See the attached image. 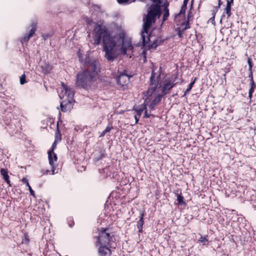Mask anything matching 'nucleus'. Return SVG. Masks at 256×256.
Returning a JSON list of instances; mask_svg holds the SVG:
<instances>
[{
    "mask_svg": "<svg viewBox=\"0 0 256 256\" xmlns=\"http://www.w3.org/2000/svg\"><path fill=\"white\" fill-rule=\"evenodd\" d=\"M92 35V40L96 45L100 44L102 40L105 58L108 61H113L116 58L118 48L122 54L131 57L133 46L130 40L125 39L124 31H120L112 36L102 23L96 24Z\"/></svg>",
    "mask_w": 256,
    "mask_h": 256,
    "instance_id": "f257e3e1",
    "label": "nucleus"
},
{
    "mask_svg": "<svg viewBox=\"0 0 256 256\" xmlns=\"http://www.w3.org/2000/svg\"><path fill=\"white\" fill-rule=\"evenodd\" d=\"M160 74H157L152 70L150 78V87L146 92V102L149 105L150 110H152L160 101L162 97L170 92L176 84H181L182 80L178 79V75H172L166 78L162 84L160 82Z\"/></svg>",
    "mask_w": 256,
    "mask_h": 256,
    "instance_id": "f03ea898",
    "label": "nucleus"
},
{
    "mask_svg": "<svg viewBox=\"0 0 256 256\" xmlns=\"http://www.w3.org/2000/svg\"><path fill=\"white\" fill-rule=\"evenodd\" d=\"M100 72L98 60H92L88 64L87 68L78 72L76 84L78 87L86 88L94 82Z\"/></svg>",
    "mask_w": 256,
    "mask_h": 256,
    "instance_id": "7ed1b4c3",
    "label": "nucleus"
},
{
    "mask_svg": "<svg viewBox=\"0 0 256 256\" xmlns=\"http://www.w3.org/2000/svg\"><path fill=\"white\" fill-rule=\"evenodd\" d=\"M161 10L158 5H152L150 8L146 18H144L143 30L141 32V37L144 46L146 45L150 41L148 30L152 24L155 22L156 18L160 16Z\"/></svg>",
    "mask_w": 256,
    "mask_h": 256,
    "instance_id": "20e7f679",
    "label": "nucleus"
},
{
    "mask_svg": "<svg viewBox=\"0 0 256 256\" xmlns=\"http://www.w3.org/2000/svg\"><path fill=\"white\" fill-rule=\"evenodd\" d=\"M74 90L62 83V88L59 93V96L62 100L60 102L61 110L66 112L71 110L73 108L74 102Z\"/></svg>",
    "mask_w": 256,
    "mask_h": 256,
    "instance_id": "39448f33",
    "label": "nucleus"
},
{
    "mask_svg": "<svg viewBox=\"0 0 256 256\" xmlns=\"http://www.w3.org/2000/svg\"><path fill=\"white\" fill-rule=\"evenodd\" d=\"M114 236L110 230L102 228L99 231L98 236L96 237V244L98 246H112Z\"/></svg>",
    "mask_w": 256,
    "mask_h": 256,
    "instance_id": "423d86ee",
    "label": "nucleus"
},
{
    "mask_svg": "<svg viewBox=\"0 0 256 256\" xmlns=\"http://www.w3.org/2000/svg\"><path fill=\"white\" fill-rule=\"evenodd\" d=\"M18 108L14 105L8 104L5 100H1L0 102V110L4 114H6L10 118H11L12 114L16 111Z\"/></svg>",
    "mask_w": 256,
    "mask_h": 256,
    "instance_id": "0eeeda50",
    "label": "nucleus"
},
{
    "mask_svg": "<svg viewBox=\"0 0 256 256\" xmlns=\"http://www.w3.org/2000/svg\"><path fill=\"white\" fill-rule=\"evenodd\" d=\"M144 98H145L144 103L139 106L134 107V110L136 112L137 114L139 116H140L142 112H143V111L144 110V118H150V116H151V114L148 113V110L146 109V106H149V105L148 104H147L146 102V96H144ZM148 108H150V107H148Z\"/></svg>",
    "mask_w": 256,
    "mask_h": 256,
    "instance_id": "6e6552de",
    "label": "nucleus"
},
{
    "mask_svg": "<svg viewBox=\"0 0 256 256\" xmlns=\"http://www.w3.org/2000/svg\"><path fill=\"white\" fill-rule=\"evenodd\" d=\"M36 23L32 22V28L30 29L28 34H26L23 37H22L20 39V42L24 46V44H26L28 42V40L32 38L33 35L34 34L36 30Z\"/></svg>",
    "mask_w": 256,
    "mask_h": 256,
    "instance_id": "1a4fd4ad",
    "label": "nucleus"
},
{
    "mask_svg": "<svg viewBox=\"0 0 256 256\" xmlns=\"http://www.w3.org/2000/svg\"><path fill=\"white\" fill-rule=\"evenodd\" d=\"M98 256H111L112 251L110 248L112 246H98Z\"/></svg>",
    "mask_w": 256,
    "mask_h": 256,
    "instance_id": "9d476101",
    "label": "nucleus"
},
{
    "mask_svg": "<svg viewBox=\"0 0 256 256\" xmlns=\"http://www.w3.org/2000/svg\"><path fill=\"white\" fill-rule=\"evenodd\" d=\"M48 158L49 164L51 166L52 174H54L55 170V163L58 160L56 154L52 151H48Z\"/></svg>",
    "mask_w": 256,
    "mask_h": 256,
    "instance_id": "9b49d317",
    "label": "nucleus"
},
{
    "mask_svg": "<svg viewBox=\"0 0 256 256\" xmlns=\"http://www.w3.org/2000/svg\"><path fill=\"white\" fill-rule=\"evenodd\" d=\"M131 76L126 74L125 72H122L116 78L117 84L122 86H126Z\"/></svg>",
    "mask_w": 256,
    "mask_h": 256,
    "instance_id": "f8f14e48",
    "label": "nucleus"
},
{
    "mask_svg": "<svg viewBox=\"0 0 256 256\" xmlns=\"http://www.w3.org/2000/svg\"><path fill=\"white\" fill-rule=\"evenodd\" d=\"M174 22L178 26H184L186 24L188 23V20H186L185 14L178 13L175 16Z\"/></svg>",
    "mask_w": 256,
    "mask_h": 256,
    "instance_id": "ddd939ff",
    "label": "nucleus"
},
{
    "mask_svg": "<svg viewBox=\"0 0 256 256\" xmlns=\"http://www.w3.org/2000/svg\"><path fill=\"white\" fill-rule=\"evenodd\" d=\"M90 12L92 15H98L100 13H102L103 12L100 6L96 4H92L90 7Z\"/></svg>",
    "mask_w": 256,
    "mask_h": 256,
    "instance_id": "4468645a",
    "label": "nucleus"
},
{
    "mask_svg": "<svg viewBox=\"0 0 256 256\" xmlns=\"http://www.w3.org/2000/svg\"><path fill=\"white\" fill-rule=\"evenodd\" d=\"M6 129L8 132L12 135L16 134L18 131V128L15 126L14 122L12 120H10V126L6 128Z\"/></svg>",
    "mask_w": 256,
    "mask_h": 256,
    "instance_id": "2eb2a0df",
    "label": "nucleus"
},
{
    "mask_svg": "<svg viewBox=\"0 0 256 256\" xmlns=\"http://www.w3.org/2000/svg\"><path fill=\"white\" fill-rule=\"evenodd\" d=\"M144 212H141L140 214V220L137 222L136 227L138 228V233H142L143 231V226L144 224Z\"/></svg>",
    "mask_w": 256,
    "mask_h": 256,
    "instance_id": "dca6fc26",
    "label": "nucleus"
},
{
    "mask_svg": "<svg viewBox=\"0 0 256 256\" xmlns=\"http://www.w3.org/2000/svg\"><path fill=\"white\" fill-rule=\"evenodd\" d=\"M248 77L250 80V88L248 92V97L250 99H251L252 94L254 92L255 88H256V85L253 78L252 74H249Z\"/></svg>",
    "mask_w": 256,
    "mask_h": 256,
    "instance_id": "f3484780",
    "label": "nucleus"
},
{
    "mask_svg": "<svg viewBox=\"0 0 256 256\" xmlns=\"http://www.w3.org/2000/svg\"><path fill=\"white\" fill-rule=\"evenodd\" d=\"M190 28L189 24L187 23L184 26H180L176 28V31L179 38H182L185 30Z\"/></svg>",
    "mask_w": 256,
    "mask_h": 256,
    "instance_id": "a211bd4d",
    "label": "nucleus"
},
{
    "mask_svg": "<svg viewBox=\"0 0 256 256\" xmlns=\"http://www.w3.org/2000/svg\"><path fill=\"white\" fill-rule=\"evenodd\" d=\"M0 172L1 175L2 176L3 179L4 181L8 184L9 186H11L10 182V177L8 174V172L7 170L4 168H1L0 170Z\"/></svg>",
    "mask_w": 256,
    "mask_h": 256,
    "instance_id": "6ab92c4d",
    "label": "nucleus"
},
{
    "mask_svg": "<svg viewBox=\"0 0 256 256\" xmlns=\"http://www.w3.org/2000/svg\"><path fill=\"white\" fill-rule=\"evenodd\" d=\"M40 70L44 74H48L50 72L51 66L48 63L44 62L40 66Z\"/></svg>",
    "mask_w": 256,
    "mask_h": 256,
    "instance_id": "aec40b11",
    "label": "nucleus"
},
{
    "mask_svg": "<svg viewBox=\"0 0 256 256\" xmlns=\"http://www.w3.org/2000/svg\"><path fill=\"white\" fill-rule=\"evenodd\" d=\"M78 58H79V60L80 62H84L85 64L86 68H87L88 64L90 63L91 61L96 60H89L88 58L84 59L83 58H82V55L80 52V51L78 52Z\"/></svg>",
    "mask_w": 256,
    "mask_h": 256,
    "instance_id": "412c9836",
    "label": "nucleus"
},
{
    "mask_svg": "<svg viewBox=\"0 0 256 256\" xmlns=\"http://www.w3.org/2000/svg\"><path fill=\"white\" fill-rule=\"evenodd\" d=\"M231 10L232 8L226 6L222 16V19L226 16L227 18H228L232 15Z\"/></svg>",
    "mask_w": 256,
    "mask_h": 256,
    "instance_id": "4be33fe9",
    "label": "nucleus"
},
{
    "mask_svg": "<svg viewBox=\"0 0 256 256\" xmlns=\"http://www.w3.org/2000/svg\"><path fill=\"white\" fill-rule=\"evenodd\" d=\"M198 242L202 243L203 246L208 245L209 243L208 236H203L201 235L200 239L198 240Z\"/></svg>",
    "mask_w": 256,
    "mask_h": 256,
    "instance_id": "5701e85b",
    "label": "nucleus"
},
{
    "mask_svg": "<svg viewBox=\"0 0 256 256\" xmlns=\"http://www.w3.org/2000/svg\"><path fill=\"white\" fill-rule=\"evenodd\" d=\"M176 200L178 202L177 204L179 205H184L186 204V202L184 200V197L182 196L181 194H176Z\"/></svg>",
    "mask_w": 256,
    "mask_h": 256,
    "instance_id": "b1692460",
    "label": "nucleus"
},
{
    "mask_svg": "<svg viewBox=\"0 0 256 256\" xmlns=\"http://www.w3.org/2000/svg\"><path fill=\"white\" fill-rule=\"evenodd\" d=\"M196 78H194V80L190 84L188 85V88H186V90L184 92V94L183 95V96H186V94H188L192 90L194 84L195 83Z\"/></svg>",
    "mask_w": 256,
    "mask_h": 256,
    "instance_id": "393cba45",
    "label": "nucleus"
},
{
    "mask_svg": "<svg viewBox=\"0 0 256 256\" xmlns=\"http://www.w3.org/2000/svg\"><path fill=\"white\" fill-rule=\"evenodd\" d=\"M169 16V10L167 6H164L163 10V21L167 20Z\"/></svg>",
    "mask_w": 256,
    "mask_h": 256,
    "instance_id": "a878e982",
    "label": "nucleus"
},
{
    "mask_svg": "<svg viewBox=\"0 0 256 256\" xmlns=\"http://www.w3.org/2000/svg\"><path fill=\"white\" fill-rule=\"evenodd\" d=\"M62 140V136L60 134V132L58 129L56 132V138L55 140L57 142H60Z\"/></svg>",
    "mask_w": 256,
    "mask_h": 256,
    "instance_id": "bb28decb",
    "label": "nucleus"
},
{
    "mask_svg": "<svg viewBox=\"0 0 256 256\" xmlns=\"http://www.w3.org/2000/svg\"><path fill=\"white\" fill-rule=\"evenodd\" d=\"M248 62L249 66L248 71H249V74H252V60L250 58H248Z\"/></svg>",
    "mask_w": 256,
    "mask_h": 256,
    "instance_id": "cd10ccee",
    "label": "nucleus"
},
{
    "mask_svg": "<svg viewBox=\"0 0 256 256\" xmlns=\"http://www.w3.org/2000/svg\"><path fill=\"white\" fill-rule=\"evenodd\" d=\"M186 8H187V6L186 5H184V4H182V6L181 7L180 10L179 12V13H180V15L181 16H182V14H185V12H186Z\"/></svg>",
    "mask_w": 256,
    "mask_h": 256,
    "instance_id": "c85d7f7f",
    "label": "nucleus"
},
{
    "mask_svg": "<svg viewBox=\"0 0 256 256\" xmlns=\"http://www.w3.org/2000/svg\"><path fill=\"white\" fill-rule=\"evenodd\" d=\"M26 82V75L23 74L20 78V84H24Z\"/></svg>",
    "mask_w": 256,
    "mask_h": 256,
    "instance_id": "c756f323",
    "label": "nucleus"
},
{
    "mask_svg": "<svg viewBox=\"0 0 256 256\" xmlns=\"http://www.w3.org/2000/svg\"><path fill=\"white\" fill-rule=\"evenodd\" d=\"M220 8H218L217 6H215L213 10H212V16H216V12H218V9Z\"/></svg>",
    "mask_w": 256,
    "mask_h": 256,
    "instance_id": "7c9ffc66",
    "label": "nucleus"
},
{
    "mask_svg": "<svg viewBox=\"0 0 256 256\" xmlns=\"http://www.w3.org/2000/svg\"><path fill=\"white\" fill-rule=\"evenodd\" d=\"M233 2L234 0H227L226 6L232 8Z\"/></svg>",
    "mask_w": 256,
    "mask_h": 256,
    "instance_id": "2f4dec72",
    "label": "nucleus"
},
{
    "mask_svg": "<svg viewBox=\"0 0 256 256\" xmlns=\"http://www.w3.org/2000/svg\"><path fill=\"white\" fill-rule=\"evenodd\" d=\"M57 142L54 141L52 146V148L50 150L48 151H52V152H54V150L56 148V146Z\"/></svg>",
    "mask_w": 256,
    "mask_h": 256,
    "instance_id": "473e14b6",
    "label": "nucleus"
},
{
    "mask_svg": "<svg viewBox=\"0 0 256 256\" xmlns=\"http://www.w3.org/2000/svg\"><path fill=\"white\" fill-rule=\"evenodd\" d=\"M41 172L42 173V175L45 174H48V173L50 174H52L51 170H42Z\"/></svg>",
    "mask_w": 256,
    "mask_h": 256,
    "instance_id": "72a5a7b5",
    "label": "nucleus"
},
{
    "mask_svg": "<svg viewBox=\"0 0 256 256\" xmlns=\"http://www.w3.org/2000/svg\"><path fill=\"white\" fill-rule=\"evenodd\" d=\"M28 188V190L30 191V194L34 196H34V192L32 190V188L31 186H30V185L29 184V186H26Z\"/></svg>",
    "mask_w": 256,
    "mask_h": 256,
    "instance_id": "f704fd0d",
    "label": "nucleus"
},
{
    "mask_svg": "<svg viewBox=\"0 0 256 256\" xmlns=\"http://www.w3.org/2000/svg\"><path fill=\"white\" fill-rule=\"evenodd\" d=\"M113 128L112 126H108L106 128H105L104 130V132H106V133L109 132L110 131V130H112V129Z\"/></svg>",
    "mask_w": 256,
    "mask_h": 256,
    "instance_id": "c9c22d12",
    "label": "nucleus"
},
{
    "mask_svg": "<svg viewBox=\"0 0 256 256\" xmlns=\"http://www.w3.org/2000/svg\"><path fill=\"white\" fill-rule=\"evenodd\" d=\"M22 182H23L24 183L26 184V186H29V183H28V180L25 178H24L22 180Z\"/></svg>",
    "mask_w": 256,
    "mask_h": 256,
    "instance_id": "e433bc0d",
    "label": "nucleus"
},
{
    "mask_svg": "<svg viewBox=\"0 0 256 256\" xmlns=\"http://www.w3.org/2000/svg\"><path fill=\"white\" fill-rule=\"evenodd\" d=\"M140 116H138V114H136V116H134V118H135V120H136L135 124H137V123L138 122L139 120H140Z\"/></svg>",
    "mask_w": 256,
    "mask_h": 256,
    "instance_id": "4c0bfd02",
    "label": "nucleus"
},
{
    "mask_svg": "<svg viewBox=\"0 0 256 256\" xmlns=\"http://www.w3.org/2000/svg\"><path fill=\"white\" fill-rule=\"evenodd\" d=\"M86 21L89 24H91L92 22V20L89 18H86Z\"/></svg>",
    "mask_w": 256,
    "mask_h": 256,
    "instance_id": "58836bf2",
    "label": "nucleus"
},
{
    "mask_svg": "<svg viewBox=\"0 0 256 256\" xmlns=\"http://www.w3.org/2000/svg\"><path fill=\"white\" fill-rule=\"evenodd\" d=\"M157 40L154 41L152 44V48H156L158 46V44H156Z\"/></svg>",
    "mask_w": 256,
    "mask_h": 256,
    "instance_id": "ea45409f",
    "label": "nucleus"
},
{
    "mask_svg": "<svg viewBox=\"0 0 256 256\" xmlns=\"http://www.w3.org/2000/svg\"><path fill=\"white\" fill-rule=\"evenodd\" d=\"M68 224L69 226L72 228L74 226V222L72 220L70 222L68 220Z\"/></svg>",
    "mask_w": 256,
    "mask_h": 256,
    "instance_id": "a19ab883",
    "label": "nucleus"
},
{
    "mask_svg": "<svg viewBox=\"0 0 256 256\" xmlns=\"http://www.w3.org/2000/svg\"><path fill=\"white\" fill-rule=\"evenodd\" d=\"M222 1L221 0H218V5L216 6L218 8H220L221 5H222Z\"/></svg>",
    "mask_w": 256,
    "mask_h": 256,
    "instance_id": "79ce46f5",
    "label": "nucleus"
},
{
    "mask_svg": "<svg viewBox=\"0 0 256 256\" xmlns=\"http://www.w3.org/2000/svg\"><path fill=\"white\" fill-rule=\"evenodd\" d=\"M215 16H212L209 20L210 21L213 22L214 21Z\"/></svg>",
    "mask_w": 256,
    "mask_h": 256,
    "instance_id": "37998d69",
    "label": "nucleus"
},
{
    "mask_svg": "<svg viewBox=\"0 0 256 256\" xmlns=\"http://www.w3.org/2000/svg\"><path fill=\"white\" fill-rule=\"evenodd\" d=\"M142 55L144 56V62H145L146 60V56L144 50H143L142 52Z\"/></svg>",
    "mask_w": 256,
    "mask_h": 256,
    "instance_id": "c03bdc74",
    "label": "nucleus"
},
{
    "mask_svg": "<svg viewBox=\"0 0 256 256\" xmlns=\"http://www.w3.org/2000/svg\"><path fill=\"white\" fill-rule=\"evenodd\" d=\"M106 133V132H104V130H103L102 132L100 134V137H102V136H104Z\"/></svg>",
    "mask_w": 256,
    "mask_h": 256,
    "instance_id": "a18cd8bd",
    "label": "nucleus"
},
{
    "mask_svg": "<svg viewBox=\"0 0 256 256\" xmlns=\"http://www.w3.org/2000/svg\"><path fill=\"white\" fill-rule=\"evenodd\" d=\"M190 0H184L183 2V4L186 5L188 4V2Z\"/></svg>",
    "mask_w": 256,
    "mask_h": 256,
    "instance_id": "49530a36",
    "label": "nucleus"
},
{
    "mask_svg": "<svg viewBox=\"0 0 256 256\" xmlns=\"http://www.w3.org/2000/svg\"><path fill=\"white\" fill-rule=\"evenodd\" d=\"M152 1H153V2H158L159 1V0H152Z\"/></svg>",
    "mask_w": 256,
    "mask_h": 256,
    "instance_id": "de8ad7c7",
    "label": "nucleus"
}]
</instances>
